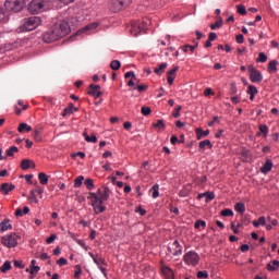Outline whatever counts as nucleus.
Instances as JSON below:
<instances>
[{
    "label": "nucleus",
    "mask_w": 279,
    "mask_h": 279,
    "mask_svg": "<svg viewBox=\"0 0 279 279\" xmlns=\"http://www.w3.org/2000/svg\"><path fill=\"white\" fill-rule=\"evenodd\" d=\"M111 193L112 192L108 186L99 189L97 193H89L88 199H90L94 213H96V215H101V213H106V205H104V203L110 199Z\"/></svg>",
    "instance_id": "1"
},
{
    "label": "nucleus",
    "mask_w": 279,
    "mask_h": 279,
    "mask_svg": "<svg viewBox=\"0 0 279 279\" xmlns=\"http://www.w3.org/2000/svg\"><path fill=\"white\" fill-rule=\"evenodd\" d=\"M52 29H54V34H57V37H59V40L64 38L65 36H69L71 34V25H69V22L61 21L59 23H56L52 26Z\"/></svg>",
    "instance_id": "2"
},
{
    "label": "nucleus",
    "mask_w": 279,
    "mask_h": 279,
    "mask_svg": "<svg viewBox=\"0 0 279 279\" xmlns=\"http://www.w3.org/2000/svg\"><path fill=\"white\" fill-rule=\"evenodd\" d=\"M43 23V20L38 16H31L27 19H24L22 29L23 32H34L37 27L40 26Z\"/></svg>",
    "instance_id": "3"
},
{
    "label": "nucleus",
    "mask_w": 279,
    "mask_h": 279,
    "mask_svg": "<svg viewBox=\"0 0 279 279\" xmlns=\"http://www.w3.org/2000/svg\"><path fill=\"white\" fill-rule=\"evenodd\" d=\"M4 8L9 12H21L25 8V0H7L4 2Z\"/></svg>",
    "instance_id": "4"
},
{
    "label": "nucleus",
    "mask_w": 279,
    "mask_h": 279,
    "mask_svg": "<svg viewBox=\"0 0 279 279\" xmlns=\"http://www.w3.org/2000/svg\"><path fill=\"white\" fill-rule=\"evenodd\" d=\"M21 239V236L16 233H11L8 235H3L2 236V245H4V247H16L19 245V240Z\"/></svg>",
    "instance_id": "5"
},
{
    "label": "nucleus",
    "mask_w": 279,
    "mask_h": 279,
    "mask_svg": "<svg viewBox=\"0 0 279 279\" xmlns=\"http://www.w3.org/2000/svg\"><path fill=\"white\" fill-rule=\"evenodd\" d=\"M183 260L185 265H189L190 267H197V265H199V254L195 251H190L184 254Z\"/></svg>",
    "instance_id": "6"
},
{
    "label": "nucleus",
    "mask_w": 279,
    "mask_h": 279,
    "mask_svg": "<svg viewBox=\"0 0 279 279\" xmlns=\"http://www.w3.org/2000/svg\"><path fill=\"white\" fill-rule=\"evenodd\" d=\"M46 5L47 2L45 0H33L28 4V12H31V14H40V12H45Z\"/></svg>",
    "instance_id": "7"
},
{
    "label": "nucleus",
    "mask_w": 279,
    "mask_h": 279,
    "mask_svg": "<svg viewBox=\"0 0 279 279\" xmlns=\"http://www.w3.org/2000/svg\"><path fill=\"white\" fill-rule=\"evenodd\" d=\"M132 3V0H111L109 8L111 12H121V10L128 8Z\"/></svg>",
    "instance_id": "8"
},
{
    "label": "nucleus",
    "mask_w": 279,
    "mask_h": 279,
    "mask_svg": "<svg viewBox=\"0 0 279 279\" xmlns=\"http://www.w3.org/2000/svg\"><path fill=\"white\" fill-rule=\"evenodd\" d=\"M145 29H147V23L145 22H134L131 26V34L132 36H138L141 34H143V32H145Z\"/></svg>",
    "instance_id": "9"
},
{
    "label": "nucleus",
    "mask_w": 279,
    "mask_h": 279,
    "mask_svg": "<svg viewBox=\"0 0 279 279\" xmlns=\"http://www.w3.org/2000/svg\"><path fill=\"white\" fill-rule=\"evenodd\" d=\"M250 71V80L253 82V84H258V82H263V74H260V71L256 70L253 65L248 66Z\"/></svg>",
    "instance_id": "10"
},
{
    "label": "nucleus",
    "mask_w": 279,
    "mask_h": 279,
    "mask_svg": "<svg viewBox=\"0 0 279 279\" xmlns=\"http://www.w3.org/2000/svg\"><path fill=\"white\" fill-rule=\"evenodd\" d=\"M43 40L44 43L50 44V43H56V40H60V39L56 34V31L51 28L50 31L44 33Z\"/></svg>",
    "instance_id": "11"
},
{
    "label": "nucleus",
    "mask_w": 279,
    "mask_h": 279,
    "mask_svg": "<svg viewBox=\"0 0 279 279\" xmlns=\"http://www.w3.org/2000/svg\"><path fill=\"white\" fill-rule=\"evenodd\" d=\"M169 250L172 256H180L182 254V245H180V241L174 240L173 243L170 244Z\"/></svg>",
    "instance_id": "12"
},
{
    "label": "nucleus",
    "mask_w": 279,
    "mask_h": 279,
    "mask_svg": "<svg viewBox=\"0 0 279 279\" xmlns=\"http://www.w3.org/2000/svg\"><path fill=\"white\" fill-rule=\"evenodd\" d=\"M272 169H274V161H271V159H266V161L260 167L259 171L264 175H267V173H269Z\"/></svg>",
    "instance_id": "13"
},
{
    "label": "nucleus",
    "mask_w": 279,
    "mask_h": 279,
    "mask_svg": "<svg viewBox=\"0 0 279 279\" xmlns=\"http://www.w3.org/2000/svg\"><path fill=\"white\" fill-rule=\"evenodd\" d=\"M88 95H92V97H95V99L101 97V86L90 84Z\"/></svg>",
    "instance_id": "14"
},
{
    "label": "nucleus",
    "mask_w": 279,
    "mask_h": 279,
    "mask_svg": "<svg viewBox=\"0 0 279 279\" xmlns=\"http://www.w3.org/2000/svg\"><path fill=\"white\" fill-rule=\"evenodd\" d=\"M14 189H16V185L15 184H12V183H2L1 186H0V192L3 194V195H9V193L11 191H14Z\"/></svg>",
    "instance_id": "15"
},
{
    "label": "nucleus",
    "mask_w": 279,
    "mask_h": 279,
    "mask_svg": "<svg viewBox=\"0 0 279 279\" xmlns=\"http://www.w3.org/2000/svg\"><path fill=\"white\" fill-rule=\"evenodd\" d=\"M99 27V22H93L90 24H87L85 27L81 28L80 31H77L76 34H84L86 32H90L93 29H97Z\"/></svg>",
    "instance_id": "16"
},
{
    "label": "nucleus",
    "mask_w": 279,
    "mask_h": 279,
    "mask_svg": "<svg viewBox=\"0 0 279 279\" xmlns=\"http://www.w3.org/2000/svg\"><path fill=\"white\" fill-rule=\"evenodd\" d=\"M21 169L27 171V169H36V163L29 159H23L21 162Z\"/></svg>",
    "instance_id": "17"
},
{
    "label": "nucleus",
    "mask_w": 279,
    "mask_h": 279,
    "mask_svg": "<svg viewBox=\"0 0 279 279\" xmlns=\"http://www.w3.org/2000/svg\"><path fill=\"white\" fill-rule=\"evenodd\" d=\"M178 66H173L170 71H168V73H167V80H168V84L170 85V86H172L173 85V80H175V74L178 73Z\"/></svg>",
    "instance_id": "18"
},
{
    "label": "nucleus",
    "mask_w": 279,
    "mask_h": 279,
    "mask_svg": "<svg viewBox=\"0 0 279 279\" xmlns=\"http://www.w3.org/2000/svg\"><path fill=\"white\" fill-rule=\"evenodd\" d=\"M161 271L166 279H175V275L173 274V269H171L169 266L161 267Z\"/></svg>",
    "instance_id": "19"
},
{
    "label": "nucleus",
    "mask_w": 279,
    "mask_h": 279,
    "mask_svg": "<svg viewBox=\"0 0 279 279\" xmlns=\"http://www.w3.org/2000/svg\"><path fill=\"white\" fill-rule=\"evenodd\" d=\"M196 138L197 141H202V138H206L210 134V130H202V128H198L195 130Z\"/></svg>",
    "instance_id": "20"
},
{
    "label": "nucleus",
    "mask_w": 279,
    "mask_h": 279,
    "mask_svg": "<svg viewBox=\"0 0 279 279\" xmlns=\"http://www.w3.org/2000/svg\"><path fill=\"white\" fill-rule=\"evenodd\" d=\"M88 254L93 259V262L95 263V265H97V267H101V265H106V259L104 257H97L92 252H89Z\"/></svg>",
    "instance_id": "21"
},
{
    "label": "nucleus",
    "mask_w": 279,
    "mask_h": 279,
    "mask_svg": "<svg viewBox=\"0 0 279 279\" xmlns=\"http://www.w3.org/2000/svg\"><path fill=\"white\" fill-rule=\"evenodd\" d=\"M247 95H250V100L254 101V97L258 95V88H256V86L254 85H250L247 89Z\"/></svg>",
    "instance_id": "22"
},
{
    "label": "nucleus",
    "mask_w": 279,
    "mask_h": 279,
    "mask_svg": "<svg viewBox=\"0 0 279 279\" xmlns=\"http://www.w3.org/2000/svg\"><path fill=\"white\" fill-rule=\"evenodd\" d=\"M198 147H199V151H204L206 147H208V149H213V143L210 142V140H204L199 142Z\"/></svg>",
    "instance_id": "23"
},
{
    "label": "nucleus",
    "mask_w": 279,
    "mask_h": 279,
    "mask_svg": "<svg viewBox=\"0 0 279 279\" xmlns=\"http://www.w3.org/2000/svg\"><path fill=\"white\" fill-rule=\"evenodd\" d=\"M150 193L153 199H158V197H160V185L155 184L151 189H150Z\"/></svg>",
    "instance_id": "24"
},
{
    "label": "nucleus",
    "mask_w": 279,
    "mask_h": 279,
    "mask_svg": "<svg viewBox=\"0 0 279 279\" xmlns=\"http://www.w3.org/2000/svg\"><path fill=\"white\" fill-rule=\"evenodd\" d=\"M38 180L43 186H47V184H49V175H47L45 172H40L38 174Z\"/></svg>",
    "instance_id": "25"
},
{
    "label": "nucleus",
    "mask_w": 279,
    "mask_h": 279,
    "mask_svg": "<svg viewBox=\"0 0 279 279\" xmlns=\"http://www.w3.org/2000/svg\"><path fill=\"white\" fill-rule=\"evenodd\" d=\"M267 223V218L265 216H260L258 220L253 221L254 228H258L259 226H265Z\"/></svg>",
    "instance_id": "26"
},
{
    "label": "nucleus",
    "mask_w": 279,
    "mask_h": 279,
    "mask_svg": "<svg viewBox=\"0 0 279 279\" xmlns=\"http://www.w3.org/2000/svg\"><path fill=\"white\" fill-rule=\"evenodd\" d=\"M12 269V263L10 260H5L4 264L0 267V271L2 274H8Z\"/></svg>",
    "instance_id": "27"
},
{
    "label": "nucleus",
    "mask_w": 279,
    "mask_h": 279,
    "mask_svg": "<svg viewBox=\"0 0 279 279\" xmlns=\"http://www.w3.org/2000/svg\"><path fill=\"white\" fill-rule=\"evenodd\" d=\"M234 210L239 213V215L245 214V203H236L234 205Z\"/></svg>",
    "instance_id": "28"
},
{
    "label": "nucleus",
    "mask_w": 279,
    "mask_h": 279,
    "mask_svg": "<svg viewBox=\"0 0 279 279\" xmlns=\"http://www.w3.org/2000/svg\"><path fill=\"white\" fill-rule=\"evenodd\" d=\"M278 71V61L272 60L268 64V73H276Z\"/></svg>",
    "instance_id": "29"
},
{
    "label": "nucleus",
    "mask_w": 279,
    "mask_h": 279,
    "mask_svg": "<svg viewBox=\"0 0 279 279\" xmlns=\"http://www.w3.org/2000/svg\"><path fill=\"white\" fill-rule=\"evenodd\" d=\"M1 232H8V230H12V226L9 220H4L0 223Z\"/></svg>",
    "instance_id": "30"
},
{
    "label": "nucleus",
    "mask_w": 279,
    "mask_h": 279,
    "mask_svg": "<svg viewBox=\"0 0 279 279\" xmlns=\"http://www.w3.org/2000/svg\"><path fill=\"white\" fill-rule=\"evenodd\" d=\"M17 132H20V133L32 132V126L27 123H21L17 128Z\"/></svg>",
    "instance_id": "31"
},
{
    "label": "nucleus",
    "mask_w": 279,
    "mask_h": 279,
    "mask_svg": "<svg viewBox=\"0 0 279 279\" xmlns=\"http://www.w3.org/2000/svg\"><path fill=\"white\" fill-rule=\"evenodd\" d=\"M267 269L268 271H276L277 269H279V260H272L271 263H269L267 265Z\"/></svg>",
    "instance_id": "32"
},
{
    "label": "nucleus",
    "mask_w": 279,
    "mask_h": 279,
    "mask_svg": "<svg viewBox=\"0 0 279 279\" xmlns=\"http://www.w3.org/2000/svg\"><path fill=\"white\" fill-rule=\"evenodd\" d=\"M168 64L167 62L159 64L158 68H155L154 72L156 73V75H162V73H165V69H167Z\"/></svg>",
    "instance_id": "33"
},
{
    "label": "nucleus",
    "mask_w": 279,
    "mask_h": 279,
    "mask_svg": "<svg viewBox=\"0 0 279 279\" xmlns=\"http://www.w3.org/2000/svg\"><path fill=\"white\" fill-rule=\"evenodd\" d=\"M29 213V207L25 206L22 210L21 208H17L15 210V217H23V215H27Z\"/></svg>",
    "instance_id": "34"
},
{
    "label": "nucleus",
    "mask_w": 279,
    "mask_h": 279,
    "mask_svg": "<svg viewBox=\"0 0 279 279\" xmlns=\"http://www.w3.org/2000/svg\"><path fill=\"white\" fill-rule=\"evenodd\" d=\"M83 136L87 143H97V136L96 135H88V133H83Z\"/></svg>",
    "instance_id": "35"
},
{
    "label": "nucleus",
    "mask_w": 279,
    "mask_h": 279,
    "mask_svg": "<svg viewBox=\"0 0 279 279\" xmlns=\"http://www.w3.org/2000/svg\"><path fill=\"white\" fill-rule=\"evenodd\" d=\"M259 132L263 134L264 138H267V135L269 134V126H267V124H260Z\"/></svg>",
    "instance_id": "36"
},
{
    "label": "nucleus",
    "mask_w": 279,
    "mask_h": 279,
    "mask_svg": "<svg viewBox=\"0 0 279 279\" xmlns=\"http://www.w3.org/2000/svg\"><path fill=\"white\" fill-rule=\"evenodd\" d=\"M220 27H223V20L218 17L217 22L210 25V29H220Z\"/></svg>",
    "instance_id": "37"
},
{
    "label": "nucleus",
    "mask_w": 279,
    "mask_h": 279,
    "mask_svg": "<svg viewBox=\"0 0 279 279\" xmlns=\"http://www.w3.org/2000/svg\"><path fill=\"white\" fill-rule=\"evenodd\" d=\"M110 68L112 69V71H119L121 69V61L119 60L111 61Z\"/></svg>",
    "instance_id": "38"
},
{
    "label": "nucleus",
    "mask_w": 279,
    "mask_h": 279,
    "mask_svg": "<svg viewBox=\"0 0 279 279\" xmlns=\"http://www.w3.org/2000/svg\"><path fill=\"white\" fill-rule=\"evenodd\" d=\"M39 271H40V266L31 267V279L36 278Z\"/></svg>",
    "instance_id": "39"
},
{
    "label": "nucleus",
    "mask_w": 279,
    "mask_h": 279,
    "mask_svg": "<svg viewBox=\"0 0 279 279\" xmlns=\"http://www.w3.org/2000/svg\"><path fill=\"white\" fill-rule=\"evenodd\" d=\"M87 191H93V189H95V183L93 181V179H86L84 182Z\"/></svg>",
    "instance_id": "40"
},
{
    "label": "nucleus",
    "mask_w": 279,
    "mask_h": 279,
    "mask_svg": "<svg viewBox=\"0 0 279 279\" xmlns=\"http://www.w3.org/2000/svg\"><path fill=\"white\" fill-rule=\"evenodd\" d=\"M14 154H19V147L11 146L9 149H7V156L12 157Z\"/></svg>",
    "instance_id": "41"
},
{
    "label": "nucleus",
    "mask_w": 279,
    "mask_h": 279,
    "mask_svg": "<svg viewBox=\"0 0 279 279\" xmlns=\"http://www.w3.org/2000/svg\"><path fill=\"white\" fill-rule=\"evenodd\" d=\"M236 12H238V14H241L242 16H245V14H247V10L245 9V5H243V4L236 5Z\"/></svg>",
    "instance_id": "42"
},
{
    "label": "nucleus",
    "mask_w": 279,
    "mask_h": 279,
    "mask_svg": "<svg viewBox=\"0 0 279 279\" xmlns=\"http://www.w3.org/2000/svg\"><path fill=\"white\" fill-rule=\"evenodd\" d=\"M250 156H251L250 149H243L241 151V158L244 160V162H247V160H250Z\"/></svg>",
    "instance_id": "43"
},
{
    "label": "nucleus",
    "mask_w": 279,
    "mask_h": 279,
    "mask_svg": "<svg viewBox=\"0 0 279 279\" xmlns=\"http://www.w3.org/2000/svg\"><path fill=\"white\" fill-rule=\"evenodd\" d=\"M221 217H234V211H232V209L230 208H227V209H223L221 213H220Z\"/></svg>",
    "instance_id": "44"
},
{
    "label": "nucleus",
    "mask_w": 279,
    "mask_h": 279,
    "mask_svg": "<svg viewBox=\"0 0 279 279\" xmlns=\"http://www.w3.org/2000/svg\"><path fill=\"white\" fill-rule=\"evenodd\" d=\"M82 182H84V177L80 175L74 180V189H80L82 186Z\"/></svg>",
    "instance_id": "45"
},
{
    "label": "nucleus",
    "mask_w": 279,
    "mask_h": 279,
    "mask_svg": "<svg viewBox=\"0 0 279 279\" xmlns=\"http://www.w3.org/2000/svg\"><path fill=\"white\" fill-rule=\"evenodd\" d=\"M28 202H31V204H38V197H36V192H34V191L31 192Z\"/></svg>",
    "instance_id": "46"
},
{
    "label": "nucleus",
    "mask_w": 279,
    "mask_h": 279,
    "mask_svg": "<svg viewBox=\"0 0 279 279\" xmlns=\"http://www.w3.org/2000/svg\"><path fill=\"white\" fill-rule=\"evenodd\" d=\"M195 230H199V228H206V221L197 220L194 225Z\"/></svg>",
    "instance_id": "47"
},
{
    "label": "nucleus",
    "mask_w": 279,
    "mask_h": 279,
    "mask_svg": "<svg viewBox=\"0 0 279 279\" xmlns=\"http://www.w3.org/2000/svg\"><path fill=\"white\" fill-rule=\"evenodd\" d=\"M153 128H159L160 130H165V121L163 120H158L156 123L153 124Z\"/></svg>",
    "instance_id": "48"
},
{
    "label": "nucleus",
    "mask_w": 279,
    "mask_h": 279,
    "mask_svg": "<svg viewBox=\"0 0 279 279\" xmlns=\"http://www.w3.org/2000/svg\"><path fill=\"white\" fill-rule=\"evenodd\" d=\"M256 62H267V54H265V52H259Z\"/></svg>",
    "instance_id": "49"
},
{
    "label": "nucleus",
    "mask_w": 279,
    "mask_h": 279,
    "mask_svg": "<svg viewBox=\"0 0 279 279\" xmlns=\"http://www.w3.org/2000/svg\"><path fill=\"white\" fill-rule=\"evenodd\" d=\"M180 110H182V106H177L172 112V117H174V119H180Z\"/></svg>",
    "instance_id": "50"
},
{
    "label": "nucleus",
    "mask_w": 279,
    "mask_h": 279,
    "mask_svg": "<svg viewBox=\"0 0 279 279\" xmlns=\"http://www.w3.org/2000/svg\"><path fill=\"white\" fill-rule=\"evenodd\" d=\"M124 77L128 80L130 77H132V80H134V82H137L138 83V78H136V75L134 74L133 71H130V72H126Z\"/></svg>",
    "instance_id": "51"
},
{
    "label": "nucleus",
    "mask_w": 279,
    "mask_h": 279,
    "mask_svg": "<svg viewBox=\"0 0 279 279\" xmlns=\"http://www.w3.org/2000/svg\"><path fill=\"white\" fill-rule=\"evenodd\" d=\"M142 114H144V117H149V114H151V108L142 107Z\"/></svg>",
    "instance_id": "52"
},
{
    "label": "nucleus",
    "mask_w": 279,
    "mask_h": 279,
    "mask_svg": "<svg viewBox=\"0 0 279 279\" xmlns=\"http://www.w3.org/2000/svg\"><path fill=\"white\" fill-rule=\"evenodd\" d=\"M68 264H69V260H66V258H64V257H60L57 260V265H59L60 267H64V265H68Z\"/></svg>",
    "instance_id": "53"
},
{
    "label": "nucleus",
    "mask_w": 279,
    "mask_h": 279,
    "mask_svg": "<svg viewBox=\"0 0 279 279\" xmlns=\"http://www.w3.org/2000/svg\"><path fill=\"white\" fill-rule=\"evenodd\" d=\"M196 276L198 279H206V278H208V272L206 270H204V271L201 270L197 272Z\"/></svg>",
    "instance_id": "54"
},
{
    "label": "nucleus",
    "mask_w": 279,
    "mask_h": 279,
    "mask_svg": "<svg viewBox=\"0 0 279 279\" xmlns=\"http://www.w3.org/2000/svg\"><path fill=\"white\" fill-rule=\"evenodd\" d=\"M206 202H213L215 199V193L205 192Z\"/></svg>",
    "instance_id": "55"
},
{
    "label": "nucleus",
    "mask_w": 279,
    "mask_h": 279,
    "mask_svg": "<svg viewBox=\"0 0 279 279\" xmlns=\"http://www.w3.org/2000/svg\"><path fill=\"white\" fill-rule=\"evenodd\" d=\"M56 239H58V236L56 234H51L49 238L46 239V243L48 245H51V243H53V241H56Z\"/></svg>",
    "instance_id": "56"
},
{
    "label": "nucleus",
    "mask_w": 279,
    "mask_h": 279,
    "mask_svg": "<svg viewBox=\"0 0 279 279\" xmlns=\"http://www.w3.org/2000/svg\"><path fill=\"white\" fill-rule=\"evenodd\" d=\"M66 114H73V107H68L64 109L62 117H66Z\"/></svg>",
    "instance_id": "57"
},
{
    "label": "nucleus",
    "mask_w": 279,
    "mask_h": 279,
    "mask_svg": "<svg viewBox=\"0 0 279 279\" xmlns=\"http://www.w3.org/2000/svg\"><path fill=\"white\" fill-rule=\"evenodd\" d=\"M14 267H19V269H25V265H23V260H15Z\"/></svg>",
    "instance_id": "58"
},
{
    "label": "nucleus",
    "mask_w": 279,
    "mask_h": 279,
    "mask_svg": "<svg viewBox=\"0 0 279 279\" xmlns=\"http://www.w3.org/2000/svg\"><path fill=\"white\" fill-rule=\"evenodd\" d=\"M235 40L238 45H243V41H244L243 35L242 34L236 35Z\"/></svg>",
    "instance_id": "59"
},
{
    "label": "nucleus",
    "mask_w": 279,
    "mask_h": 279,
    "mask_svg": "<svg viewBox=\"0 0 279 279\" xmlns=\"http://www.w3.org/2000/svg\"><path fill=\"white\" fill-rule=\"evenodd\" d=\"M135 88L138 90V93H145V90H147V85H138Z\"/></svg>",
    "instance_id": "60"
},
{
    "label": "nucleus",
    "mask_w": 279,
    "mask_h": 279,
    "mask_svg": "<svg viewBox=\"0 0 279 279\" xmlns=\"http://www.w3.org/2000/svg\"><path fill=\"white\" fill-rule=\"evenodd\" d=\"M215 123H219V117H214L213 121L208 122V126L213 128V125H215Z\"/></svg>",
    "instance_id": "61"
},
{
    "label": "nucleus",
    "mask_w": 279,
    "mask_h": 279,
    "mask_svg": "<svg viewBox=\"0 0 279 279\" xmlns=\"http://www.w3.org/2000/svg\"><path fill=\"white\" fill-rule=\"evenodd\" d=\"M231 101H232V104H241V97H239V96H233V97H231Z\"/></svg>",
    "instance_id": "62"
},
{
    "label": "nucleus",
    "mask_w": 279,
    "mask_h": 279,
    "mask_svg": "<svg viewBox=\"0 0 279 279\" xmlns=\"http://www.w3.org/2000/svg\"><path fill=\"white\" fill-rule=\"evenodd\" d=\"M33 138H35V141H37V142H40V132L35 131V132L33 133Z\"/></svg>",
    "instance_id": "63"
},
{
    "label": "nucleus",
    "mask_w": 279,
    "mask_h": 279,
    "mask_svg": "<svg viewBox=\"0 0 279 279\" xmlns=\"http://www.w3.org/2000/svg\"><path fill=\"white\" fill-rule=\"evenodd\" d=\"M208 40L213 43V40H217V33H210L208 36Z\"/></svg>",
    "instance_id": "64"
}]
</instances>
